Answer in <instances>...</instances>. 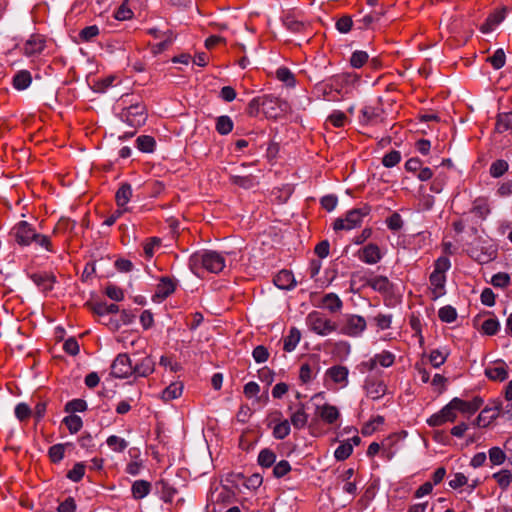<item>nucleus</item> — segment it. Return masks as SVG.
Instances as JSON below:
<instances>
[{"label": "nucleus", "mask_w": 512, "mask_h": 512, "mask_svg": "<svg viewBox=\"0 0 512 512\" xmlns=\"http://www.w3.org/2000/svg\"><path fill=\"white\" fill-rule=\"evenodd\" d=\"M507 8L503 7L500 10L495 11L494 13L490 14L485 23L481 26V32L483 33H489L492 30L495 29L496 26H498L506 17Z\"/></svg>", "instance_id": "nucleus-22"}, {"label": "nucleus", "mask_w": 512, "mask_h": 512, "mask_svg": "<svg viewBox=\"0 0 512 512\" xmlns=\"http://www.w3.org/2000/svg\"><path fill=\"white\" fill-rule=\"evenodd\" d=\"M156 141L152 136L141 135L136 139V147L144 153H151L154 151Z\"/></svg>", "instance_id": "nucleus-41"}, {"label": "nucleus", "mask_w": 512, "mask_h": 512, "mask_svg": "<svg viewBox=\"0 0 512 512\" xmlns=\"http://www.w3.org/2000/svg\"><path fill=\"white\" fill-rule=\"evenodd\" d=\"M373 358L375 360L376 367L380 366L383 368H389L395 363L396 356L390 351L383 350L382 352L375 354Z\"/></svg>", "instance_id": "nucleus-38"}, {"label": "nucleus", "mask_w": 512, "mask_h": 512, "mask_svg": "<svg viewBox=\"0 0 512 512\" xmlns=\"http://www.w3.org/2000/svg\"><path fill=\"white\" fill-rule=\"evenodd\" d=\"M132 197V187L129 183H123L115 194L116 203L119 208H124Z\"/></svg>", "instance_id": "nucleus-32"}, {"label": "nucleus", "mask_w": 512, "mask_h": 512, "mask_svg": "<svg viewBox=\"0 0 512 512\" xmlns=\"http://www.w3.org/2000/svg\"><path fill=\"white\" fill-rule=\"evenodd\" d=\"M29 278L44 293L50 292L56 282L55 275L49 272L31 273Z\"/></svg>", "instance_id": "nucleus-14"}, {"label": "nucleus", "mask_w": 512, "mask_h": 512, "mask_svg": "<svg viewBox=\"0 0 512 512\" xmlns=\"http://www.w3.org/2000/svg\"><path fill=\"white\" fill-rule=\"evenodd\" d=\"M340 416L338 409L330 404H324L320 408V417L327 424H334Z\"/></svg>", "instance_id": "nucleus-35"}, {"label": "nucleus", "mask_w": 512, "mask_h": 512, "mask_svg": "<svg viewBox=\"0 0 512 512\" xmlns=\"http://www.w3.org/2000/svg\"><path fill=\"white\" fill-rule=\"evenodd\" d=\"M496 366L485 368V375L489 380L503 382L508 378V367L503 360L496 362Z\"/></svg>", "instance_id": "nucleus-19"}, {"label": "nucleus", "mask_w": 512, "mask_h": 512, "mask_svg": "<svg viewBox=\"0 0 512 512\" xmlns=\"http://www.w3.org/2000/svg\"><path fill=\"white\" fill-rule=\"evenodd\" d=\"M229 180L232 184L239 186L243 189H251L258 185V180L256 176L249 175H238V174H230Z\"/></svg>", "instance_id": "nucleus-25"}, {"label": "nucleus", "mask_w": 512, "mask_h": 512, "mask_svg": "<svg viewBox=\"0 0 512 512\" xmlns=\"http://www.w3.org/2000/svg\"><path fill=\"white\" fill-rule=\"evenodd\" d=\"M353 452V444L350 443V440H346L342 442L335 450L334 457L338 461L346 460Z\"/></svg>", "instance_id": "nucleus-47"}, {"label": "nucleus", "mask_w": 512, "mask_h": 512, "mask_svg": "<svg viewBox=\"0 0 512 512\" xmlns=\"http://www.w3.org/2000/svg\"><path fill=\"white\" fill-rule=\"evenodd\" d=\"M176 289V283L169 277H161L153 296V301L160 302L168 298Z\"/></svg>", "instance_id": "nucleus-17"}, {"label": "nucleus", "mask_w": 512, "mask_h": 512, "mask_svg": "<svg viewBox=\"0 0 512 512\" xmlns=\"http://www.w3.org/2000/svg\"><path fill=\"white\" fill-rule=\"evenodd\" d=\"M401 160V154L397 150H392L385 154L382 159V164L387 168H392L397 165Z\"/></svg>", "instance_id": "nucleus-63"}, {"label": "nucleus", "mask_w": 512, "mask_h": 512, "mask_svg": "<svg viewBox=\"0 0 512 512\" xmlns=\"http://www.w3.org/2000/svg\"><path fill=\"white\" fill-rule=\"evenodd\" d=\"M106 444L108 447L117 453L123 452L128 447V442L119 436L111 435L107 438Z\"/></svg>", "instance_id": "nucleus-45"}, {"label": "nucleus", "mask_w": 512, "mask_h": 512, "mask_svg": "<svg viewBox=\"0 0 512 512\" xmlns=\"http://www.w3.org/2000/svg\"><path fill=\"white\" fill-rule=\"evenodd\" d=\"M433 299H437L445 294L446 275L432 272L429 277Z\"/></svg>", "instance_id": "nucleus-23"}, {"label": "nucleus", "mask_w": 512, "mask_h": 512, "mask_svg": "<svg viewBox=\"0 0 512 512\" xmlns=\"http://www.w3.org/2000/svg\"><path fill=\"white\" fill-rule=\"evenodd\" d=\"M154 488L156 494H158L160 499L166 503L172 502L177 494V489L165 479H160L155 482Z\"/></svg>", "instance_id": "nucleus-20"}, {"label": "nucleus", "mask_w": 512, "mask_h": 512, "mask_svg": "<svg viewBox=\"0 0 512 512\" xmlns=\"http://www.w3.org/2000/svg\"><path fill=\"white\" fill-rule=\"evenodd\" d=\"M269 426H272V435L277 440L285 439L291 432V424L287 419L282 418L281 411L272 413Z\"/></svg>", "instance_id": "nucleus-11"}, {"label": "nucleus", "mask_w": 512, "mask_h": 512, "mask_svg": "<svg viewBox=\"0 0 512 512\" xmlns=\"http://www.w3.org/2000/svg\"><path fill=\"white\" fill-rule=\"evenodd\" d=\"M488 453L489 460L493 465H501L506 459V454L500 447H492Z\"/></svg>", "instance_id": "nucleus-60"}, {"label": "nucleus", "mask_w": 512, "mask_h": 512, "mask_svg": "<svg viewBox=\"0 0 512 512\" xmlns=\"http://www.w3.org/2000/svg\"><path fill=\"white\" fill-rule=\"evenodd\" d=\"M276 458V453L273 450L264 448L258 454L257 463L262 468H271L276 463Z\"/></svg>", "instance_id": "nucleus-33"}, {"label": "nucleus", "mask_w": 512, "mask_h": 512, "mask_svg": "<svg viewBox=\"0 0 512 512\" xmlns=\"http://www.w3.org/2000/svg\"><path fill=\"white\" fill-rule=\"evenodd\" d=\"M492 478L502 490H506L512 483V472L507 469H502L494 473Z\"/></svg>", "instance_id": "nucleus-40"}, {"label": "nucleus", "mask_w": 512, "mask_h": 512, "mask_svg": "<svg viewBox=\"0 0 512 512\" xmlns=\"http://www.w3.org/2000/svg\"><path fill=\"white\" fill-rule=\"evenodd\" d=\"M448 355L449 353L446 350L434 349L430 353L429 360L433 367L439 368L445 363Z\"/></svg>", "instance_id": "nucleus-51"}, {"label": "nucleus", "mask_w": 512, "mask_h": 512, "mask_svg": "<svg viewBox=\"0 0 512 512\" xmlns=\"http://www.w3.org/2000/svg\"><path fill=\"white\" fill-rule=\"evenodd\" d=\"M190 265L192 268L202 267L208 272L219 273L225 267V258L217 251H198L191 255Z\"/></svg>", "instance_id": "nucleus-2"}, {"label": "nucleus", "mask_w": 512, "mask_h": 512, "mask_svg": "<svg viewBox=\"0 0 512 512\" xmlns=\"http://www.w3.org/2000/svg\"><path fill=\"white\" fill-rule=\"evenodd\" d=\"M262 112L267 118L276 119L286 111L287 103L273 95L262 96Z\"/></svg>", "instance_id": "nucleus-9"}, {"label": "nucleus", "mask_w": 512, "mask_h": 512, "mask_svg": "<svg viewBox=\"0 0 512 512\" xmlns=\"http://www.w3.org/2000/svg\"><path fill=\"white\" fill-rule=\"evenodd\" d=\"M348 376L349 369L343 365L331 366L325 372L326 378L330 379L335 384H339L342 388L349 384Z\"/></svg>", "instance_id": "nucleus-15"}, {"label": "nucleus", "mask_w": 512, "mask_h": 512, "mask_svg": "<svg viewBox=\"0 0 512 512\" xmlns=\"http://www.w3.org/2000/svg\"><path fill=\"white\" fill-rule=\"evenodd\" d=\"M476 217L484 220L490 214V206L488 199L484 197H478L473 201L472 208L470 210Z\"/></svg>", "instance_id": "nucleus-27"}, {"label": "nucleus", "mask_w": 512, "mask_h": 512, "mask_svg": "<svg viewBox=\"0 0 512 512\" xmlns=\"http://www.w3.org/2000/svg\"><path fill=\"white\" fill-rule=\"evenodd\" d=\"M273 282L279 289L282 290H291L296 285L293 273L285 269L281 270L275 275Z\"/></svg>", "instance_id": "nucleus-21"}, {"label": "nucleus", "mask_w": 512, "mask_h": 512, "mask_svg": "<svg viewBox=\"0 0 512 512\" xmlns=\"http://www.w3.org/2000/svg\"><path fill=\"white\" fill-rule=\"evenodd\" d=\"M483 409H490L485 419H489V425L501 415L502 400L500 398L492 399Z\"/></svg>", "instance_id": "nucleus-37"}, {"label": "nucleus", "mask_w": 512, "mask_h": 512, "mask_svg": "<svg viewBox=\"0 0 512 512\" xmlns=\"http://www.w3.org/2000/svg\"><path fill=\"white\" fill-rule=\"evenodd\" d=\"M369 55L367 52L362 50H356L352 53L350 58V64L353 68H361L368 60Z\"/></svg>", "instance_id": "nucleus-55"}, {"label": "nucleus", "mask_w": 512, "mask_h": 512, "mask_svg": "<svg viewBox=\"0 0 512 512\" xmlns=\"http://www.w3.org/2000/svg\"><path fill=\"white\" fill-rule=\"evenodd\" d=\"M369 208H355L348 211L344 218H337L333 223L335 231L346 230L350 231L354 228L361 226L363 217L368 215Z\"/></svg>", "instance_id": "nucleus-3"}, {"label": "nucleus", "mask_w": 512, "mask_h": 512, "mask_svg": "<svg viewBox=\"0 0 512 512\" xmlns=\"http://www.w3.org/2000/svg\"><path fill=\"white\" fill-rule=\"evenodd\" d=\"M510 276L505 272H499L492 276L491 284L496 288H505L510 284Z\"/></svg>", "instance_id": "nucleus-62"}, {"label": "nucleus", "mask_w": 512, "mask_h": 512, "mask_svg": "<svg viewBox=\"0 0 512 512\" xmlns=\"http://www.w3.org/2000/svg\"><path fill=\"white\" fill-rule=\"evenodd\" d=\"M323 306L330 312H338L343 307V302L340 297L335 293H328L322 298Z\"/></svg>", "instance_id": "nucleus-34"}, {"label": "nucleus", "mask_w": 512, "mask_h": 512, "mask_svg": "<svg viewBox=\"0 0 512 512\" xmlns=\"http://www.w3.org/2000/svg\"><path fill=\"white\" fill-rule=\"evenodd\" d=\"M386 225L387 227L396 232L402 229L403 227V220L399 213L394 212L386 219Z\"/></svg>", "instance_id": "nucleus-64"}, {"label": "nucleus", "mask_w": 512, "mask_h": 512, "mask_svg": "<svg viewBox=\"0 0 512 512\" xmlns=\"http://www.w3.org/2000/svg\"><path fill=\"white\" fill-rule=\"evenodd\" d=\"M385 120V111L381 104L365 105L359 116V123L362 126L376 125Z\"/></svg>", "instance_id": "nucleus-7"}, {"label": "nucleus", "mask_w": 512, "mask_h": 512, "mask_svg": "<svg viewBox=\"0 0 512 512\" xmlns=\"http://www.w3.org/2000/svg\"><path fill=\"white\" fill-rule=\"evenodd\" d=\"M499 328L500 323L496 318H488L482 323L481 331L483 334L492 336L499 331Z\"/></svg>", "instance_id": "nucleus-53"}, {"label": "nucleus", "mask_w": 512, "mask_h": 512, "mask_svg": "<svg viewBox=\"0 0 512 512\" xmlns=\"http://www.w3.org/2000/svg\"><path fill=\"white\" fill-rule=\"evenodd\" d=\"M46 47V38L41 34H32L23 44L22 52L27 57L41 54Z\"/></svg>", "instance_id": "nucleus-12"}, {"label": "nucleus", "mask_w": 512, "mask_h": 512, "mask_svg": "<svg viewBox=\"0 0 512 512\" xmlns=\"http://www.w3.org/2000/svg\"><path fill=\"white\" fill-rule=\"evenodd\" d=\"M276 77L279 81L285 83L288 87H294L296 84L294 74L287 67H280L276 71Z\"/></svg>", "instance_id": "nucleus-48"}, {"label": "nucleus", "mask_w": 512, "mask_h": 512, "mask_svg": "<svg viewBox=\"0 0 512 512\" xmlns=\"http://www.w3.org/2000/svg\"><path fill=\"white\" fill-rule=\"evenodd\" d=\"M301 339V332L296 327H291L288 335L283 340V350L285 352H292L297 347Z\"/></svg>", "instance_id": "nucleus-31"}, {"label": "nucleus", "mask_w": 512, "mask_h": 512, "mask_svg": "<svg viewBox=\"0 0 512 512\" xmlns=\"http://www.w3.org/2000/svg\"><path fill=\"white\" fill-rule=\"evenodd\" d=\"M364 388L366 395L372 400L382 398L387 392V386L382 380L375 378H367L365 380Z\"/></svg>", "instance_id": "nucleus-16"}, {"label": "nucleus", "mask_w": 512, "mask_h": 512, "mask_svg": "<svg viewBox=\"0 0 512 512\" xmlns=\"http://www.w3.org/2000/svg\"><path fill=\"white\" fill-rule=\"evenodd\" d=\"M483 403L484 400L480 396H475L469 401L463 400L458 397L454 398V404L456 406L457 412H460L468 416H471L475 412H477L481 408Z\"/></svg>", "instance_id": "nucleus-13"}, {"label": "nucleus", "mask_w": 512, "mask_h": 512, "mask_svg": "<svg viewBox=\"0 0 512 512\" xmlns=\"http://www.w3.org/2000/svg\"><path fill=\"white\" fill-rule=\"evenodd\" d=\"M508 130L512 133V112L500 113L497 116L495 131L497 133H504Z\"/></svg>", "instance_id": "nucleus-36"}, {"label": "nucleus", "mask_w": 512, "mask_h": 512, "mask_svg": "<svg viewBox=\"0 0 512 512\" xmlns=\"http://www.w3.org/2000/svg\"><path fill=\"white\" fill-rule=\"evenodd\" d=\"M306 324L312 332L320 336H327L336 330V324L317 311L307 315Z\"/></svg>", "instance_id": "nucleus-4"}, {"label": "nucleus", "mask_w": 512, "mask_h": 512, "mask_svg": "<svg viewBox=\"0 0 512 512\" xmlns=\"http://www.w3.org/2000/svg\"><path fill=\"white\" fill-rule=\"evenodd\" d=\"M155 362L150 356H145L138 363L133 365V375L147 377L153 373Z\"/></svg>", "instance_id": "nucleus-24"}, {"label": "nucleus", "mask_w": 512, "mask_h": 512, "mask_svg": "<svg viewBox=\"0 0 512 512\" xmlns=\"http://www.w3.org/2000/svg\"><path fill=\"white\" fill-rule=\"evenodd\" d=\"M111 375L115 378H128L133 375V365L125 353L117 355L111 364Z\"/></svg>", "instance_id": "nucleus-10"}, {"label": "nucleus", "mask_w": 512, "mask_h": 512, "mask_svg": "<svg viewBox=\"0 0 512 512\" xmlns=\"http://www.w3.org/2000/svg\"><path fill=\"white\" fill-rule=\"evenodd\" d=\"M366 285L379 293H388L391 290V283L386 276H375L366 280Z\"/></svg>", "instance_id": "nucleus-26"}, {"label": "nucleus", "mask_w": 512, "mask_h": 512, "mask_svg": "<svg viewBox=\"0 0 512 512\" xmlns=\"http://www.w3.org/2000/svg\"><path fill=\"white\" fill-rule=\"evenodd\" d=\"M392 318V314L379 313L373 318V321L379 330H387L391 328Z\"/></svg>", "instance_id": "nucleus-61"}, {"label": "nucleus", "mask_w": 512, "mask_h": 512, "mask_svg": "<svg viewBox=\"0 0 512 512\" xmlns=\"http://www.w3.org/2000/svg\"><path fill=\"white\" fill-rule=\"evenodd\" d=\"M120 118L131 127H140L147 119L146 108L143 104H132L122 110Z\"/></svg>", "instance_id": "nucleus-6"}, {"label": "nucleus", "mask_w": 512, "mask_h": 512, "mask_svg": "<svg viewBox=\"0 0 512 512\" xmlns=\"http://www.w3.org/2000/svg\"><path fill=\"white\" fill-rule=\"evenodd\" d=\"M32 83V75L28 70H20L18 71L12 80L13 87L18 90L22 91L27 89Z\"/></svg>", "instance_id": "nucleus-30"}, {"label": "nucleus", "mask_w": 512, "mask_h": 512, "mask_svg": "<svg viewBox=\"0 0 512 512\" xmlns=\"http://www.w3.org/2000/svg\"><path fill=\"white\" fill-rule=\"evenodd\" d=\"M63 423L66 425L71 434L79 432L83 427V421L78 415H68L64 417Z\"/></svg>", "instance_id": "nucleus-46"}, {"label": "nucleus", "mask_w": 512, "mask_h": 512, "mask_svg": "<svg viewBox=\"0 0 512 512\" xmlns=\"http://www.w3.org/2000/svg\"><path fill=\"white\" fill-rule=\"evenodd\" d=\"M183 391V385L182 383H172L168 387H166L161 394V398L165 401H171L174 399H177L181 396Z\"/></svg>", "instance_id": "nucleus-39"}, {"label": "nucleus", "mask_w": 512, "mask_h": 512, "mask_svg": "<svg viewBox=\"0 0 512 512\" xmlns=\"http://www.w3.org/2000/svg\"><path fill=\"white\" fill-rule=\"evenodd\" d=\"M384 14H385V11L381 10V11H373L370 14L363 16L362 19L357 21L360 24L359 28L360 29L372 28V25L374 23L378 22Z\"/></svg>", "instance_id": "nucleus-43"}, {"label": "nucleus", "mask_w": 512, "mask_h": 512, "mask_svg": "<svg viewBox=\"0 0 512 512\" xmlns=\"http://www.w3.org/2000/svg\"><path fill=\"white\" fill-rule=\"evenodd\" d=\"M291 465L287 460H281L274 464L272 474L275 478L280 479L291 471Z\"/></svg>", "instance_id": "nucleus-54"}, {"label": "nucleus", "mask_w": 512, "mask_h": 512, "mask_svg": "<svg viewBox=\"0 0 512 512\" xmlns=\"http://www.w3.org/2000/svg\"><path fill=\"white\" fill-rule=\"evenodd\" d=\"M87 410V403L83 399H73L65 404L64 411L75 415L76 412H84Z\"/></svg>", "instance_id": "nucleus-49"}, {"label": "nucleus", "mask_w": 512, "mask_h": 512, "mask_svg": "<svg viewBox=\"0 0 512 512\" xmlns=\"http://www.w3.org/2000/svg\"><path fill=\"white\" fill-rule=\"evenodd\" d=\"M233 121L227 115L219 116L216 120V131L221 135H227L233 130Z\"/></svg>", "instance_id": "nucleus-44"}, {"label": "nucleus", "mask_w": 512, "mask_h": 512, "mask_svg": "<svg viewBox=\"0 0 512 512\" xmlns=\"http://www.w3.org/2000/svg\"><path fill=\"white\" fill-rule=\"evenodd\" d=\"M10 237L20 247H28L35 244L50 253H55L51 238L47 235L38 233L35 227L27 221L17 222L10 231Z\"/></svg>", "instance_id": "nucleus-1"}, {"label": "nucleus", "mask_w": 512, "mask_h": 512, "mask_svg": "<svg viewBox=\"0 0 512 512\" xmlns=\"http://www.w3.org/2000/svg\"><path fill=\"white\" fill-rule=\"evenodd\" d=\"M84 474L85 465L82 462H78L68 471L67 478L73 482H79L82 480Z\"/></svg>", "instance_id": "nucleus-58"}, {"label": "nucleus", "mask_w": 512, "mask_h": 512, "mask_svg": "<svg viewBox=\"0 0 512 512\" xmlns=\"http://www.w3.org/2000/svg\"><path fill=\"white\" fill-rule=\"evenodd\" d=\"M359 259L366 264H376L382 259V253L378 245L369 243L359 251Z\"/></svg>", "instance_id": "nucleus-18"}, {"label": "nucleus", "mask_w": 512, "mask_h": 512, "mask_svg": "<svg viewBox=\"0 0 512 512\" xmlns=\"http://www.w3.org/2000/svg\"><path fill=\"white\" fill-rule=\"evenodd\" d=\"M283 25L293 33H299L304 28V24L291 15H286L283 18Z\"/></svg>", "instance_id": "nucleus-56"}, {"label": "nucleus", "mask_w": 512, "mask_h": 512, "mask_svg": "<svg viewBox=\"0 0 512 512\" xmlns=\"http://www.w3.org/2000/svg\"><path fill=\"white\" fill-rule=\"evenodd\" d=\"M367 323L363 316L347 314L340 324L339 332L349 337H359L366 330Z\"/></svg>", "instance_id": "nucleus-5"}, {"label": "nucleus", "mask_w": 512, "mask_h": 512, "mask_svg": "<svg viewBox=\"0 0 512 512\" xmlns=\"http://www.w3.org/2000/svg\"><path fill=\"white\" fill-rule=\"evenodd\" d=\"M308 418L309 416L305 411V405L300 403L297 410L290 416V424H292L295 429L300 430L307 425Z\"/></svg>", "instance_id": "nucleus-29"}, {"label": "nucleus", "mask_w": 512, "mask_h": 512, "mask_svg": "<svg viewBox=\"0 0 512 512\" xmlns=\"http://www.w3.org/2000/svg\"><path fill=\"white\" fill-rule=\"evenodd\" d=\"M92 311L99 316H105L117 313L119 306L116 304H107L106 302H97L92 305Z\"/></svg>", "instance_id": "nucleus-42"}, {"label": "nucleus", "mask_w": 512, "mask_h": 512, "mask_svg": "<svg viewBox=\"0 0 512 512\" xmlns=\"http://www.w3.org/2000/svg\"><path fill=\"white\" fill-rule=\"evenodd\" d=\"M152 485L147 480H136L131 486L132 497L135 500L145 498L151 491Z\"/></svg>", "instance_id": "nucleus-28"}, {"label": "nucleus", "mask_w": 512, "mask_h": 512, "mask_svg": "<svg viewBox=\"0 0 512 512\" xmlns=\"http://www.w3.org/2000/svg\"><path fill=\"white\" fill-rule=\"evenodd\" d=\"M492 67L496 70L501 69L506 62L505 52L502 48L497 49L494 54L488 58Z\"/></svg>", "instance_id": "nucleus-57"}, {"label": "nucleus", "mask_w": 512, "mask_h": 512, "mask_svg": "<svg viewBox=\"0 0 512 512\" xmlns=\"http://www.w3.org/2000/svg\"><path fill=\"white\" fill-rule=\"evenodd\" d=\"M438 317L442 322L452 323L457 318V311L453 306L446 305L439 309Z\"/></svg>", "instance_id": "nucleus-50"}, {"label": "nucleus", "mask_w": 512, "mask_h": 512, "mask_svg": "<svg viewBox=\"0 0 512 512\" xmlns=\"http://www.w3.org/2000/svg\"><path fill=\"white\" fill-rule=\"evenodd\" d=\"M65 444H55L48 450V455L53 463H58L64 458Z\"/></svg>", "instance_id": "nucleus-59"}, {"label": "nucleus", "mask_w": 512, "mask_h": 512, "mask_svg": "<svg viewBox=\"0 0 512 512\" xmlns=\"http://www.w3.org/2000/svg\"><path fill=\"white\" fill-rule=\"evenodd\" d=\"M457 419V409L454 404V398L446 404L439 412L434 413L427 419L430 427L441 426L447 422H454Z\"/></svg>", "instance_id": "nucleus-8"}, {"label": "nucleus", "mask_w": 512, "mask_h": 512, "mask_svg": "<svg viewBox=\"0 0 512 512\" xmlns=\"http://www.w3.org/2000/svg\"><path fill=\"white\" fill-rule=\"evenodd\" d=\"M508 167L507 161L502 159L496 160L490 166V175L494 178H499L507 172Z\"/></svg>", "instance_id": "nucleus-52"}]
</instances>
